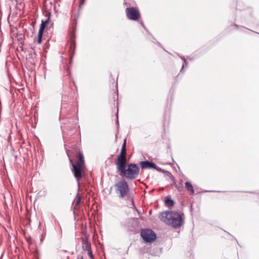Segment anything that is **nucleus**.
Here are the masks:
<instances>
[{
    "label": "nucleus",
    "instance_id": "nucleus-1",
    "mask_svg": "<svg viewBox=\"0 0 259 259\" xmlns=\"http://www.w3.org/2000/svg\"><path fill=\"white\" fill-rule=\"evenodd\" d=\"M159 218L165 223L175 229L181 227L184 223L182 214L176 211L167 210L162 212L159 215Z\"/></svg>",
    "mask_w": 259,
    "mask_h": 259
},
{
    "label": "nucleus",
    "instance_id": "nucleus-2",
    "mask_svg": "<svg viewBox=\"0 0 259 259\" xmlns=\"http://www.w3.org/2000/svg\"><path fill=\"white\" fill-rule=\"evenodd\" d=\"M116 169L121 176L130 180L136 179L140 174V168L137 164L135 163L127 164L126 162L116 166Z\"/></svg>",
    "mask_w": 259,
    "mask_h": 259
},
{
    "label": "nucleus",
    "instance_id": "nucleus-3",
    "mask_svg": "<svg viewBox=\"0 0 259 259\" xmlns=\"http://www.w3.org/2000/svg\"><path fill=\"white\" fill-rule=\"evenodd\" d=\"M78 158L75 163H73L71 159L70 158L69 155L68 154L69 161L72 165L71 170L73 174V175L77 181L78 187L79 191L80 187V184L79 181L82 178L84 170L83 169V166H84V160L83 154L80 152L78 151Z\"/></svg>",
    "mask_w": 259,
    "mask_h": 259
},
{
    "label": "nucleus",
    "instance_id": "nucleus-4",
    "mask_svg": "<svg viewBox=\"0 0 259 259\" xmlns=\"http://www.w3.org/2000/svg\"><path fill=\"white\" fill-rule=\"evenodd\" d=\"M116 188V191L120 198H123L127 194L130 187L127 181L123 179L115 184Z\"/></svg>",
    "mask_w": 259,
    "mask_h": 259
},
{
    "label": "nucleus",
    "instance_id": "nucleus-5",
    "mask_svg": "<svg viewBox=\"0 0 259 259\" xmlns=\"http://www.w3.org/2000/svg\"><path fill=\"white\" fill-rule=\"evenodd\" d=\"M141 237L146 243L154 242L157 238L156 233L150 229H142L141 231Z\"/></svg>",
    "mask_w": 259,
    "mask_h": 259
},
{
    "label": "nucleus",
    "instance_id": "nucleus-6",
    "mask_svg": "<svg viewBox=\"0 0 259 259\" xmlns=\"http://www.w3.org/2000/svg\"><path fill=\"white\" fill-rule=\"evenodd\" d=\"M75 27L70 32V45L69 47V53H70V61L69 63L71 64L73 62V58L75 55V49H76V41H75Z\"/></svg>",
    "mask_w": 259,
    "mask_h": 259
},
{
    "label": "nucleus",
    "instance_id": "nucleus-7",
    "mask_svg": "<svg viewBox=\"0 0 259 259\" xmlns=\"http://www.w3.org/2000/svg\"><path fill=\"white\" fill-rule=\"evenodd\" d=\"M127 18L132 21H138L141 16L140 13L137 8L128 7L125 9Z\"/></svg>",
    "mask_w": 259,
    "mask_h": 259
},
{
    "label": "nucleus",
    "instance_id": "nucleus-8",
    "mask_svg": "<svg viewBox=\"0 0 259 259\" xmlns=\"http://www.w3.org/2000/svg\"><path fill=\"white\" fill-rule=\"evenodd\" d=\"M126 162V150L121 148L115 161V164L117 166Z\"/></svg>",
    "mask_w": 259,
    "mask_h": 259
},
{
    "label": "nucleus",
    "instance_id": "nucleus-9",
    "mask_svg": "<svg viewBox=\"0 0 259 259\" xmlns=\"http://www.w3.org/2000/svg\"><path fill=\"white\" fill-rule=\"evenodd\" d=\"M135 218H129L126 220L124 223V226L127 227L128 230L134 233L137 232V227L138 226Z\"/></svg>",
    "mask_w": 259,
    "mask_h": 259
},
{
    "label": "nucleus",
    "instance_id": "nucleus-10",
    "mask_svg": "<svg viewBox=\"0 0 259 259\" xmlns=\"http://www.w3.org/2000/svg\"><path fill=\"white\" fill-rule=\"evenodd\" d=\"M82 236L80 239L82 242V247L83 250H88L92 249L91 243L89 241V237L87 234L86 231L82 232Z\"/></svg>",
    "mask_w": 259,
    "mask_h": 259
},
{
    "label": "nucleus",
    "instance_id": "nucleus-11",
    "mask_svg": "<svg viewBox=\"0 0 259 259\" xmlns=\"http://www.w3.org/2000/svg\"><path fill=\"white\" fill-rule=\"evenodd\" d=\"M139 165L141 168L143 169H153V168L156 166V164L154 162L148 160L140 161L139 162Z\"/></svg>",
    "mask_w": 259,
    "mask_h": 259
},
{
    "label": "nucleus",
    "instance_id": "nucleus-12",
    "mask_svg": "<svg viewBox=\"0 0 259 259\" xmlns=\"http://www.w3.org/2000/svg\"><path fill=\"white\" fill-rule=\"evenodd\" d=\"M164 204L165 206L171 208L174 206L175 202L170 196H167L164 200Z\"/></svg>",
    "mask_w": 259,
    "mask_h": 259
},
{
    "label": "nucleus",
    "instance_id": "nucleus-13",
    "mask_svg": "<svg viewBox=\"0 0 259 259\" xmlns=\"http://www.w3.org/2000/svg\"><path fill=\"white\" fill-rule=\"evenodd\" d=\"M185 185L186 189L190 192L191 195H194L195 192L191 183L190 182H186Z\"/></svg>",
    "mask_w": 259,
    "mask_h": 259
},
{
    "label": "nucleus",
    "instance_id": "nucleus-14",
    "mask_svg": "<svg viewBox=\"0 0 259 259\" xmlns=\"http://www.w3.org/2000/svg\"><path fill=\"white\" fill-rule=\"evenodd\" d=\"M49 22H50L49 19H47L45 20H42L41 24L39 26V30L44 32L45 29L46 27V26L47 25V24H48Z\"/></svg>",
    "mask_w": 259,
    "mask_h": 259
},
{
    "label": "nucleus",
    "instance_id": "nucleus-15",
    "mask_svg": "<svg viewBox=\"0 0 259 259\" xmlns=\"http://www.w3.org/2000/svg\"><path fill=\"white\" fill-rule=\"evenodd\" d=\"M42 11L44 16L47 17V19H49V20L50 21L51 13L50 10L47 8L46 6H44Z\"/></svg>",
    "mask_w": 259,
    "mask_h": 259
},
{
    "label": "nucleus",
    "instance_id": "nucleus-16",
    "mask_svg": "<svg viewBox=\"0 0 259 259\" xmlns=\"http://www.w3.org/2000/svg\"><path fill=\"white\" fill-rule=\"evenodd\" d=\"M29 61L32 65H35L36 62V54L35 52L33 53L29 54Z\"/></svg>",
    "mask_w": 259,
    "mask_h": 259
},
{
    "label": "nucleus",
    "instance_id": "nucleus-17",
    "mask_svg": "<svg viewBox=\"0 0 259 259\" xmlns=\"http://www.w3.org/2000/svg\"><path fill=\"white\" fill-rule=\"evenodd\" d=\"M44 31L38 30L36 42L38 44H41L43 36Z\"/></svg>",
    "mask_w": 259,
    "mask_h": 259
},
{
    "label": "nucleus",
    "instance_id": "nucleus-18",
    "mask_svg": "<svg viewBox=\"0 0 259 259\" xmlns=\"http://www.w3.org/2000/svg\"><path fill=\"white\" fill-rule=\"evenodd\" d=\"M188 64L187 61L186 60H184V61L183 62V63L182 64V68H181L180 73H182V74L184 73L185 72L184 68H188Z\"/></svg>",
    "mask_w": 259,
    "mask_h": 259
},
{
    "label": "nucleus",
    "instance_id": "nucleus-19",
    "mask_svg": "<svg viewBox=\"0 0 259 259\" xmlns=\"http://www.w3.org/2000/svg\"><path fill=\"white\" fill-rule=\"evenodd\" d=\"M178 190L179 192H182L184 190L183 181L181 180L179 182V185H178Z\"/></svg>",
    "mask_w": 259,
    "mask_h": 259
},
{
    "label": "nucleus",
    "instance_id": "nucleus-20",
    "mask_svg": "<svg viewBox=\"0 0 259 259\" xmlns=\"http://www.w3.org/2000/svg\"><path fill=\"white\" fill-rule=\"evenodd\" d=\"M76 198H77V200H76L75 205H79L80 204L81 200V197L79 195L78 192L76 194Z\"/></svg>",
    "mask_w": 259,
    "mask_h": 259
},
{
    "label": "nucleus",
    "instance_id": "nucleus-21",
    "mask_svg": "<svg viewBox=\"0 0 259 259\" xmlns=\"http://www.w3.org/2000/svg\"><path fill=\"white\" fill-rule=\"evenodd\" d=\"M169 116H167V117L166 116L165 117H164V119H163L164 126H165L166 124H167V125L168 124L169 122Z\"/></svg>",
    "mask_w": 259,
    "mask_h": 259
},
{
    "label": "nucleus",
    "instance_id": "nucleus-22",
    "mask_svg": "<svg viewBox=\"0 0 259 259\" xmlns=\"http://www.w3.org/2000/svg\"><path fill=\"white\" fill-rule=\"evenodd\" d=\"M116 117V124L117 128V129H118L119 128V120H118V108L117 109Z\"/></svg>",
    "mask_w": 259,
    "mask_h": 259
},
{
    "label": "nucleus",
    "instance_id": "nucleus-23",
    "mask_svg": "<svg viewBox=\"0 0 259 259\" xmlns=\"http://www.w3.org/2000/svg\"><path fill=\"white\" fill-rule=\"evenodd\" d=\"M127 197L131 200L132 202V204L135 207V203H134V197L132 195H131V194H128L127 196Z\"/></svg>",
    "mask_w": 259,
    "mask_h": 259
},
{
    "label": "nucleus",
    "instance_id": "nucleus-24",
    "mask_svg": "<svg viewBox=\"0 0 259 259\" xmlns=\"http://www.w3.org/2000/svg\"><path fill=\"white\" fill-rule=\"evenodd\" d=\"M88 251V254L91 259H94V255L92 249L87 250Z\"/></svg>",
    "mask_w": 259,
    "mask_h": 259
},
{
    "label": "nucleus",
    "instance_id": "nucleus-25",
    "mask_svg": "<svg viewBox=\"0 0 259 259\" xmlns=\"http://www.w3.org/2000/svg\"><path fill=\"white\" fill-rule=\"evenodd\" d=\"M153 40H152V42H154V43H155L156 44H157V45L160 47V48L163 49V46H162V45L154 37H153Z\"/></svg>",
    "mask_w": 259,
    "mask_h": 259
},
{
    "label": "nucleus",
    "instance_id": "nucleus-26",
    "mask_svg": "<svg viewBox=\"0 0 259 259\" xmlns=\"http://www.w3.org/2000/svg\"><path fill=\"white\" fill-rule=\"evenodd\" d=\"M153 169H155L158 171H160V172H165V170L164 169H161L160 167L157 166L156 165V166L155 167L153 168Z\"/></svg>",
    "mask_w": 259,
    "mask_h": 259
},
{
    "label": "nucleus",
    "instance_id": "nucleus-27",
    "mask_svg": "<svg viewBox=\"0 0 259 259\" xmlns=\"http://www.w3.org/2000/svg\"><path fill=\"white\" fill-rule=\"evenodd\" d=\"M85 0H79V9H81L82 6L84 5Z\"/></svg>",
    "mask_w": 259,
    "mask_h": 259
},
{
    "label": "nucleus",
    "instance_id": "nucleus-28",
    "mask_svg": "<svg viewBox=\"0 0 259 259\" xmlns=\"http://www.w3.org/2000/svg\"><path fill=\"white\" fill-rule=\"evenodd\" d=\"M140 24L142 25V26L144 28V29L148 33V34H149L150 35H151V34L149 32V31H148V30L147 29V28L146 27V26H145L144 23L143 21H141L140 22Z\"/></svg>",
    "mask_w": 259,
    "mask_h": 259
},
{
    "label": "nucleus",
    "instance_id": "nucleus-29",
    "mask_svg": "<svg viewBox=\"0 0 259 259\" xmlns=\"http://www.w3.org/2000/svg\"><path fill=\"white\" fill-rule=\"evenodd\" d=\"M126 139H125L124 140L123 142L122 145V147H121L122 149H126Z\"/></svg>",
    "mask_w": 259,
    "mask_h": 259
},
{
    "label": "nucleus",
    "instance_id": "nucleus-30",
    "mask_svg": "<svg viewBox=\"0 0 259 259\" xmlns=\"http://www.w3.org/2000/svg\"><path fill=\"white\" fill-rule=\"evenodd\" d=\"M165 172H164V174H165L166 175V176H167L169 178L172 175L169 171H167V170H165Z\"/></svg>",
    "mask_w": 259,
    "mask_h": 259
},
{
    "label": "nucleus",
    "instance_id": "nucleus-31",
    "mask_svg": "<svg viewBox=\"0 0 259 259\" xmlns=\"http://www.w3.org/2000/svg\"><path fill=\"white\" fill-rule=\"evenodd\" d=\"M176 164L178 167V168L179 169V171L180 172V175H181V176H184V175L183 174L182 172L181 171L180 166H179V165L177 163H176Z\"/></svg>",
    "mask_w": 259,
    "mask_h": 259
},
{
    "label": "nucleus",
    "instance_id": "nucleus-32",
    "mask_svg": "<svg viewBox=\"0 0 259 259\" xmlns=\"http://www.w3.org/2000/svg\"><path fill=\"white\" fill-rule=\"evenodd\" d=\"M172 184L175 186V187L178 190V184L176 183V181H174L172 183Z\"/></svg>",
    "mask_w": 259,
    "mask_h": 259
},
{
    "label": "nucleus",
    "instance_id": "nucleus-33",
    "mask_svg": "<svg viewBox=\"0 0 259 259\" xmlns=\"http://www.w3.org/2000/svg\"><path fill=\"white\" fill-rule=\"evenodd\" d=\"M169 178L171 179V180L172 181V182H173L174 181H175V177H174L172 175H171V176L169 177Z\"/></svg>",
    "mask_w": 259,
    "mask_h": 259
},
{
    "label": "nucleus",
    "instance_id": "nucleus-34",
    "mask_svg": "<svg viewBox=\"0 0 259 259\" xmlns=\"http://www.w3.org/2000/svg\"><path fill=\"white\" fill-rule=\"evenodd\" d=\"M187 59H188V60H190V61H192V60H193V59H194V58H193L191 57H190V56H188V57H187Z\"/></svg>",
    "mask_w": 259,
    "mask_h": 259
},
{
    "label": "nucleus",
    "instance_id": "nucleus-35",
    "mask_svg": "<svg viewBox=\"0 0 259 259\" xmlns=\"http://www.w3.org/2000/svg\"><path fill=\"white\" fill-rule=\"evenodd\" d=\"M17 39L18 40L20 41L22 39V37L21 36H19L18 35H17Z\"/></svg>",
    "mask_w": 259,
    "mask_h": 259
},
{
    "label": "nucleus",
    "instance_id": "nucleus-36",
    "mask_svg": "<svg viewBox=\"0 0 259 259\" xmlns=\"http://www.w3.org/2000/svg\"><path fill=\"white\" fill-rule=\"evenodd\" d=\"M180 57L183 61V62L184 60H186L184 56H180Z\"/></svg>",
    "mask_w": 259,
    "mask_h": 259
},
{
    "label": "nucleus",
    "instance_id": "nucleus-37",
    "mask_svg": "<svg viewBox=\"0 0 259 259\" xmlns=\"http://www.w3.org/2000/svg\"><path fill=\"white\" fill-rule=\"evenodd\" d=\"M234 26H235L236 29H238L239 27V26L237 25V24H234Z\"/></svg>",
    "mask_w": 259,
    "mask_h": 259
},
{
    "label": "nucleus",
    "instance_id": "nucleus-38",
    "mask_svg": "<svg viewBox=\"0 0 259 259\" xmlns=\"http://www.w3.org/2000/svg\"><path fill=\"white\" fill-rule=\"evenodd\" d=\"M209 192H218V193H220V192H223V191H209Z\"/></svg>",
    "mask_w": 259,
    "mask_h": 259
},
{
    "label": "nucleus",
    "instance_id": "nucleus-39",
    "mask_svg": "<svg viewBox=\"0 0 259 259\" xmlns=\"http://www.w3.org/2000/svg\"><path fill=\"white\" fill-rule=\"evenodd\" d=\"M175 162V160L174 159H172V162H169L168 164H173Z\"/></svg>",
    "mask_w": 259,
    "mask_h": 259
},
{
    "label": "nucleus",
    "instance_id": "nucleus-40",
    "mask_svg": "<svg viewBox=\"0 0 259 259\" xmlns=\"http://www.w3.org/2000/svg\"><path fill=\"white\" fill-rule=\"evenodd\" d=\"M73 133H74V131H71L69 132V134H70V135H72V134H73Z\"/></svg>",
    "mask_w": 259,
    "mask_h": 259
},
{
    "label": "nucleus",
    "instance_id": "nucleus-41",
    "mask_svg": "<svg viewBox=\"0 0 259 259\" xmlns=\"http://www.w3.org/2000/svg\"><path fill=\"white\" fill-rule=\"evenodd\" d=\"M235 239L236 241L237 242V244L239 245V243L238 242V240L236 239H235Z\"/></svg>",
    "mask_w": 259,
    "mask_h": 259
},
{
    "label": "nucleus",
    "instance_id": "nucleus-42",
    "mask_svg": "<svg viewBox=\"0 0 259 259\" xmlns=\"http://www.w3.org/2000/svg\"><path fill=\"white\" fill-rule=\"evenodd\" d=\"M112 187H111L110 189V193H111V191H112Z\"/></svg>",
    "mask_w": 259,
    "mask_h": 259
},
{
    "label": "nucleus",
    "instance_id": "nucleus-43",
    "mask_svg": "<svg viewBox=\"0 0 259 259\" xmlns=\"http://www.w3.org/2000/svg\"><path fill=\"white\" fill-rule=\"evenodd\" d=\"M42 240H43V238H42V237H41V239H40V241L41 242H42Z\"/></svg>",
    "mask_w": 259,
    "mask_h": 259
},
{
    "label": "nucleus",
    "instance_id": "nucleus-44",
    "mask_svg": "<svg viewBox=\"0 0 259 259\" xmlns=\"http://www.w3.org/2000/svg\"><path fill=\"white\" fill-rule=\"evenodd\" d=\"M242 28H244V29H247L246 28L243 27V26H241Z\"/></svg>",
    "mask_w": 259,
    "mask_h": 259
},
{
    "label": "nucleus",
    "instance_id": "nucleus-45",
    "mask_svg": "<svg viewBox=\"0 0 259 259\" xmlns=\"http://www.w3.org/2000/svg\"><path fill=\"white\" fill-rule=\"evenodd\" d=\"M54 10H55V8H56V6L55 5L54 6Z\"/></svg>",
    "mask_w": 259,
    "mask_h": 259
},
{
    "label": "nucleus",
    "instance_id": "nucleus-46",
    "mask_svg": "<svg viewBox=\"0 0 259 259\" xmlns=\"http://www.w3.org/2000/svg\"><path fill=\"white\" fill-rule=\"evenodd\" d=\"M61 110H62V111H63V105H62Z\"/></svg>",
    "mask_w": 259,
    "mask_h": 259
},
{
    "label": "nucleus",
    "instance_id": "nucleus-47",
    "mask_svg": "<svg viewBox=\"0 0 259 259\" xmlns=\"http://www.w3.org/2000/svg\"><path fill=\"white\" fill-rule=\"evenodd\" d=\"M163 49L165 51V52H167L166 50H165L164 48Z\"/></svg>",
    "mask_w": 259,
    "mask_h": 259
}]
</instances>
